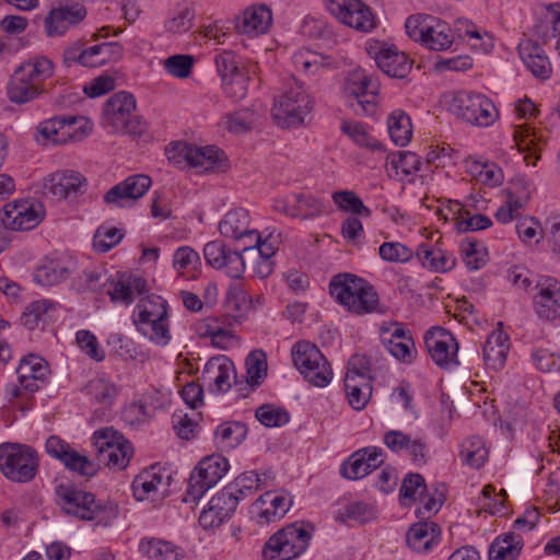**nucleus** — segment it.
I'll use <instances>...</instances> for the list:
<instances>
[{
  "label": "nucleus",
  "mask_w": 560,
  "mask_h": 560,
  "mask_svg": "<svg viewBox=\"0 0 560 560\" xmlns=\"http://www.w3.org/2000/svg\"><path fill=\"white\" fill-rule=\"evenodd\" d=\"M314 534L311 523L294 522L276 532L262 548L264 560H293L307 549Z\"/></svg>",
  "instance_id": "f257e3e1"
},
{
  "label": "nucleus",
  "mask_w": 560,
  "mask_h": 560,
  "mask_svg": "<svg viewBox=\"0 0 560 560\" xmlns=\"http://www.w3.org/2000/svg\"><path fill=\"white\" fill-rule=\"evenodd\" d=\"M313 108V102L303 84L295 79L275 98L271 115L282 128H296L304 124Z\"/></svg>",
  "instance_id": "f03ea898"
},
{
  "label": "nucleus",
  "mask_w": 560,
  "mask_h": 560,
  "mask_svg": "<svg viewBox=\"0 0 560 560\" xmlns=\"http://www.w3.org/2000/svg\"><path fill=\"white\" fill-rule=\"evenodd\" d=\"M448 109L457 118L478 127L491 126L499 117L495 105L488 96L469 91L456 92Z\"/></svg>",
  "instance_id": "7ed1b4c3"
},
{
  "label": "nucleus",
  "mask_w": 560,
  "mask_h": 560,
  "mask_svg": "<svg viewBox=\"0 0 560 560\" xmlns=\"http://www.w3.org/2000/svg\"><path fill=\"white\" fill-rule=\"evenodd\" d=\"M408 36L415 42L421 43L431 50H446L453 44V33L451 26L440 19L418 14L411 15L405 23Z\"/></svg>",
  "instance_id": "20e7f679"
},
{
  "label": "nucleus",
  "mask_w": 560,
  "mask_h": 560,
  "mask_svg": "<svg viewBox=\"0 0 560 560\" xmlns=\"http://www.w3.org/2000/svg\"><path fill=\"white\" fill-rule=\"evenodd\" d=\"M345 92L349 107L362 116H373L377 112L380 84L361 68L349 72Z\"/></svg>",
  "instance_id": "39448f33"
},
{
  "label": "nucleus",
  "mask_w": 560,
  "mask_h": 560,
  "mask_svg": "<svg viewBox=\"0 0 560 560\" xmlns=\"http://www.w3.org/2000/svg\"><path fill=\"white\" fill-rule=\"evenodd\" d=\"M38 469L36 452L31 446L19 443L0 445V470L10 480L27 482Z\"/></svg>",
  "instance_id": "423d86ee"
},
{
  "label": "nucleus",
  "mask_w": 560,
  "mask_h": 560,
  "mask_svg": "<svg viewBox=\"0 0 560 560\" xmlns=\"http://www.w3.org/2000/svg\"><path fill=\"white\" fill-rule=\"evenodd\" d=\"M229 467V460L221 455L214 454L201 459L190 474L183 501L197 504L203 494L223 478Z\"/></svg>",
  "instance_id": "0eeeda50"
},
{
  "label": "nucleus",
  "mask_w": 560,
  "mask_h": 560,
  "mask_svg": "<svg viewBox=\"0 0 560 560\" xmlns=\"http://www.w3.org/2000/svg\"><path fill=\"white\" fill-rule=\"evenodd\" d=\"M291 354L294 366L314 386L325 387L332 380L329 362L314 343L299 341L293 346Z\"/></svg>",
  "instance_id": "6e6552de"
},
{
  "label": "nucleus",
  "mask_w": 560,
  "mask_h": 560,
  "mask_svg": "<svg viewBox=\"0 0 560 560\" xmlns=\"http://www.w3.org/2000/svg\"><path fill=\"white\" fill-rule=\"evenodd\" d=\"M38 133L45 141L65 144L83 140L92 130V122L84 116H56L40 122Z\"/></svg>",
  "instance_id": "1a4fd4ad"
},
{
  "label": "nucleus",
  "mask_w": 560,
  "mask_h": 560,
  "mask_svg": "<svg viewBox=\"0 0 560 560\" xmlns=\"http://www.w3.org/2000/svg\"><path fill=\"white\" fill-rule=\"evenodd\" d=\"M136 109L133 95L120 91L107 98V132L137 135L142 132V125L138 119L131 118Z\"/></svg>",
  "instance_id": "9d476101"
},
{
  "label": "nucleus",
  "mask_w": 560,
  "mask_h": 560,
  "mask_svg": "<svg viewBox=\"0 0 560 560\" xmlns=\"http://www.w3.org/2000/svg\"><path fill=\"white\" fill-rule=\"evenodd\" d=\"M368 55L374 59L376 66L388 77L406 78L412 67L408 56L399 51L395 45L385 42L369 39L365 44Z\"/></svg>",
  "instance_id": "9b49d317"
},
{
  "label": "nucleus",
  "mask_w": 560,
  "mask_h": 560,
  "mask_svg": "<svg viewBox=\"0 0 560 560\" xmlns=\"http://www.w3.org/2000/svg\"><path fill=\"white\" fill-rule=\"evenodd\" d=\"M328 12L339 22L359 32H370L375 27V16L360 0H324Z\"/></svg>",
  "instance_id": "f8f14e48"
},
{
  "label": "nucleus",
  "mask_w": 560,
  "mask_h": 560,
  "mask_svg": "<svg viewBox=\"0 0 560 560\" xmlns=\"http://www.w3.org/2000/svg\"><path fill=\"white\" fill-rule=\"evenodd\" d=\"M44 207L39 202L15 200L7 203L0 211L1 224L12 231H28L44 219Z\"/></svg>",
  "instance_id": "ddd939ff"
},
{
  "label": "nucleus",
  "mask_w": 560,
  "mask_h": 560,
  "mask_svg": "<svg viewBox=\"0 0 560 560\" xmlns=\"http://www.w3.org/2000/svg\"><path fill=\"white\" fill-rule=\"evenodd\" d=\"M45 448L51 457L61 462L68 470L81 476L93 477L100 469L97 464L88 456L80 454L68 442L57 435L47 439Z\"/></svg>",
  "instance_id": "4468645a"
},
{
  "label": "nucleus",
  "mask_w": 560,
  "mask_h": 560,
  "mask_svg": "<svg viewBox=\"0 0 560 560\" xmlns=\"http://www.w3.org/2000/svg\"><path fill=\"white\" fill-rule=\"evenodd\" d=\"M172 476L168 469L155 464L143 469L132 482V491L137 500L155 501L164 498L171 486Z\"/></svg>",
  "instance_id": "2eb2a0df"
},
{
  "label": "nucleus",
  "mask_w": 560,
  "mask_h": 560,
  "mask_svg": "<svg viewBox=\"0 0 560 560\" xmlns=\"http://www.w3.org/2000/svg\"><path fill=\"white\" fill-rule=\"evenodd\" d=\"M272 208L285 217L300 220L313 219L325 212L324 201L319 197L304 192L277 198Z\"/></svg>",
  "instance_id": "dca6fc26"
},
{
  "label": "nucleus",
  "mask_w": 560,
  "mask_h": 560,
  "mask_svg": "<svg viewBox=\"0 0 560 560\" xmlns=\"http://www.w3.org/2000/svg\"><path fill=\"white\" fill-rule=\"evenodd\" d=\"M424 343L433 362L442 369L457 365L458 343L445 328L432 327L424 335Z\"/></svg>",
  "instance_id": "f3484780"
},
{
  "label": "nucleus",
  "mask_w": 560,
  "mask_h": 560,
  "mask_svg": "<svg viewBox=\"0 0 560 560\" xmlns=\"http://www.w3.org/2000/svg\"><path fill=\"white\" fill-rule=\"evenodd\" d=\"M206 262L222 270L233 279H240L245 271V261L238 250L230 249L222 241L208 242L203 247Z\"/></svg>",
  "instance_id": "a211bd4d"
},
{
  "label": "nucleus",
  "mask_w": 560,
  "mask_h": 560,
  "mask_svg": "<svg viewBox=\"0 0 560 560\" xmlns=\"http://www.w3.org/2000/svg\"><path fill=\"white\" fill-rule=\"evenodd\" d=\"M292 505V500L284 492L266 491L250 506L252 520L259 525L280 521Z\"/></svg>",
  "instance_id": "6ab92c4d"
},
{
  "label": "nucleus",
  "mask_w": 560,
  "mask_h": 560,
  "mask_svg": "<svg viewBox=\"0 0 560 560\" xmlns=\"http://www.w3.org/2000/svg\"><path fill=\"white\" fill-rule=\"evenodd\" d=\"M44 192L56 200L75 198L84 194L85 178L75 171H60L48 175L43 184Z\"/></svg>",
  "instance_id": "aec40b11"
},
{
  "label": "nucleus",
  "mask_w": 560,
  "mask_h": 560,
  "mask_svg": "<svg viewBox=\"0 0 560 560\" xmlns=\"http://www.w3.org/2000/svg\"><path fill=\"white\" fill-rule=\"evenodd\" d=\"M150 291L148 281L131 271L117 272L112 280V290L107 291L110 301L122 305H131L136 295L141 298Z\"/></svg>",
  "instance_id": "412c9836"
},
{
  "label": "nucleus",
  "mask_w": 560,
  "mask_h": 560,
  "mask_svg": "<svg viewBox=\"0 0 560 560\" xmlns=\"http://www.w3.org/2000/svg\"><path fill=\"white\" fill-rule=\"evenodd\" d=\"M385 460V454L382 448L376 446L363 447L354 452L340 468V474L350 480H357L365 477Z\"/></svg>",
  "instance_id": "4be33fe9"
},
{
  "label": "nucleus",
  "mask_w": 560,
  "mask_h": 560,
  "mask_svg": "<svg viewBox=\"0 0 560 560\" xmlns=\"http://www.w3.org/2000/svg\"><path fill=\"white\" fill-rule=\"evenodd\" d=\"M358 361H363V359H350L345 378V387L351 407L355 410H361L365 407L371 397L372 386L371 378L368 377V371L364 369L357 370Z\"/></svg>",
  "instance_id": "5701e85b"
},
{
  "label": "nucleus",
  "mask_w": 560,
  "mask_h": 560,
  "mask_svg": "<svg viewBox=\"0 0 560 560\" xmlns=\"http://www.w3.org/2000/svg\"><path fill=\"white\" fill-rule=\"evenodd\" d=\"M151 184L152 180L148 175H131L107 190V203L119 208L129 207L149 190Z\"/></svg>",
  "instance_id": "b1692460"
},
{
  "label": "nucleus",
  "mask_w": 560,
  "mask_h": 560,
  "mask_svg": "<svg viewBox=\"0 0 560 560\" xmlns=\"http://www.w3.org/2000/svg\"><path fill=\"white\" fill-rule=\"evenodd\" d=\"M16 374L19 385L12 389L13 397H19L21 389L28 393L38 390V382L45 381L48 374V365L43 358L30 354L21 360Z\"/></svg>",
  "instance_id": "393cba45"
},
{
  "label": "nucleus",
  "mask_w": 560,
  "mask_h": 560,
  "mask_svg": "<svg viewBox=\"0 0 560 560\" xmlns=\"http://www.w3.org/2000/svg\"><path fill=\"white\" fill-rule=\"evenodd\" d=\"M58 504L70 515L82 520H92L94 495L77 490L70 486L60 485L56 488Z\"/></svg>",
  "instance_id": "a878e982"
},
{
  "label": "nucleus",
  "mask_w": 560,
  "mask_h": 560,
  "mask_svg": "<svg viewBox=\"0 0 560 560\" xmlns=\"http://www.w3.org/2000/svg\"><path fill=\"white\" fill-rule=\"evenodd\" d=\"M535 24L533 35L546 44L560 35V2L538 3L535 9Z\"/></svg>",
  "instance_id": "bb28decb"
},
{
  "label": "nucleus",
  "mask_w": 560,
  "mask_h": 560,
  "mask_svg": "<svg viewBox=\"0 0 560 560\" xmlns=\"http://www.w3.org/2000/svg\"><path fill=\"white\" fill-rule=\"evenodd\" d=\"M255 230L250 226L249 213L244 208L230 210L219 223L222 236L242 242L243 245L255 237Z\"/></svg>",
  "instance_id": "cd10ccee"
},
{
  "label": "nucleus",
  "mask_w": 560,
  "mask_h": 560,
  "mask_svg": "<svg viewBox=\"0 0 560 560\" xmlns=\"http://www.w3.org/2000/svg\"><path fill=\"white\" fill-rule=\"evenodd\" d=\"M534 307L542 319L560 316V282L555 278H546L539 283V291L534 298Z\"/></svg>",
  "instance_id": "c85d7f7f"
},
{
  "label": "nucleus",
  "mask_w": 560,
  "mask_h": 560,
  "mask_svg": "<svg viewBox=\"0 0 560 560\" xmlns=\"http://www.w3.org/2000/svg\"><path fill=\"white\" fill-rule=\"evenodd\" d=\"M518 55L534 77L540 80L550 78L552 73L551 63L537 42L532 38L523 39L518 44Z\"/></svg>",
  "instance_id": "c756f323"
},
{
  "label": "nucleus",
  "mask_w": 560,
  "mask_h": 560,
  "mask_svg": "<svg viewBox=\"0 0 560 560\" xmlns=\"http://www.w3.org/2000/svg\"><path fill=\"white\" fill-rule=\"evenodd\" d=\"M77 270L73 259L66 261L45 258L34 270V281L43 287L57 285L69 278Z\"/></svg>",
  "instance_id": "7c9ffc66"
},
{
  "label": "nucleus",
  "mask_w": 560,
  "mask_h": 560,
  "mask_svg": "<svg viewBox=\"0 0 560 560\" xmlns=\"http://www.w3.org/2000/svg\"><path fill=\"white\" fill-rule=\"evenodd\" d=\"M272 23L271 10L266 5H257L246 9L237 18L235 28L237 33L256 37L265 34Z\"/></svg>",
  "instance_id": "2f4dec72"
},
{
  "label": "nucleus",
  "mask_w": 560,
  "mask_h": 560,
  "mask_svg": "<svg viewBox=\"0 0 560 560\" xmlns=\"http://www.w3.org/2000/svg\"><path fill=\"white\" fill-rule=\"evenodd\" d=\"M202 378L213 384L217 392L226 393L236 378L235 366L226 357L211 358L203 368Z\"/></svg>",
  "instance_id": "473e14b6"
},
{
  "label": "nucleus",
  "mask_w": 560,
  "mask_h": 560,
  "mask_svg": "<svg viewBox=\"0 0 560 560\" xmlns=\"http://www.w3.org/2000/svg\"><path fill=\"white\" fill-rule=\"evenodd\" d=\"M416 256L423 268L434 272H447L456 265L455 256L438 245L422 243L418 246Z\"/></svg>",
  "instance_id": "72a5a7b5"
},
{
  "label": "nucleus",
  "mask_w": 560,
  "mask_h": 560,
  "mask_svg": "<svg viewBox=\"0 0 560 560\" xmlns=\"http://www.w3.org/2000/svg\"><path fill=\"white\" fill-rule=\"evenodd\" d=\"M104 44H96L90 47H84L82 42H75L63 51V65L67 68L73 65H80L82 67L94 68L102 66L105 62L103 56Z\"/></svg>",
  "instance_id": "f704fd0d"
},
{
  "label": "nucleus",
  "mask_w": 560,
  "mask_h": 560,
  "mask_svg": "<svg viewBox=\"0 0 560 560\" xmlns=\"http://www.w3.org/2000/svg\"><path fill=\"white\" fill-rule=\"evenodd\" d=\"M441 529L433 522H420L413 524L406 534V541L416 552L431 550L440 542Z\"/></svg>",
  "instance_id": "c9c22d12"
},
{
  "label": "nucleus",
  "mask_w": 560,
  "mask_h": 560,
  "mask_svg": "<svg viewBox=\"0 0 560 560\" xmlns=\"http://www.w3.org/2000/svg\"><path fill=\"white\" fill-rule=\"evenodd\" d=\"M132 455L131 443L117 430L107 428V467L122 470L128 466Z\"/></svg>",
  "instance_id": "e433bc0d"
},
{
  "label": "nucleus",
  "mask_w": 560,
  "mask_h": 560,
  "mask_svg": "<svg viewBox=\"0 0 560 560\" xmlns=\"http://www.w3.org/2000/svg\"><path fill=\"white\" fill-rule=\"evenodd\" d=\"M86 15L83 7H63L52 9L45 19V30L48 36L62 35L70 25L82 21Z\"/></svg>",
  "instance_id": "4c0bfd02"
},
{
  "label": "nucleus",
  "mask_w": 560,
  "mask_h": 560,
  "mask_svg": "<svg viewBox=\"0 0 560 560\" xmlns=\"http://www.w3.org/2000/svg\"><path fill=\"white\" fill-rule=\"evenodd\" d=\"M86 15L83 7H63L52 9L45 19V30L48 36L62 35L70 25L82 21Z\"/></svg>",
  "instance_id": "58836bf2"
},
{
  "label": "nucleus",
  "mask_w": 560,
  "mask_h": 560,
  "mask_svg": "<svg viewBox=\"0 0 560 560\" xmlns=\"http://www.w3.org/2000/svg\"><path fill=\"white\" fill-rule=\"evenodd\" d=\"M86 15L83 7H63L52 9L45 19V30L48 36L62 35L70 25L82 21Z\"/></svg>",
  "instance_id": "ea45409f"
},
{
  "label": "nucleus",
  "mask_w": 560,
  "mask_h": 560,
  "mask_svg": "<svg viewBox=\"0 0 560 560\" xmlns=\"http://www.w3.org/2000/svg\"><path fill=\"white\" fill-rule=\"evenodd\" d=\"M510 343L509 336L501 329L492 330L483 346V360L492 370H501L506 361Z\"/></svg>",
  "instance_id": "a19ab883"
},
{
  "label": "nucleus",
  "mask_w": 560,
  "mask_h": 560,
  "mask_svg": "<svg viewBox=\"0 0 560 560\" xmlns=\"http://www.w3.org/2000/svg\"><path fill=\"white\" fill-rule=\"evenodd\" d=\"M358 289L361 290L355 292L347 311L357 315L385 313V306L381 304L377 292L366 280L362 279Z\"/></svg>",
  "instance_id": "79ce46f5"
},
{
  "label": "nucleus",
  "mask_w": 560,
  "mask_h": 560,
  "mask_svg": "<svg viewBox=\"0 0 560 560\" xmlns=\"http://www.w3.org/2000/svg\"><path fill=\"white\" fill-rule=\"evenodd\" d=\"M14 71L37 88H44V82L54 75V63L45 56H35L22 62Z\"/></svg>",
  "instance_id": "37998d69"
},
{
  "label": "nucleus",
  "mask_w": 560,
  "mask_h": 560,
  "mask_svg": "<svg viewBox=\"0 0 560 560\" xmlns=\"http://www.w3.org/2000/svg\"><path fill=\"white\" fill-rule=\"evenodd\" d=\"M139 551L149 560H180L185 556L178 546L158 538L141 539Z\"/></svg>",
  "instance_id": "c03bdc74"
},
{
  "label": "nucleus",
  "mask_w": 560,
  "mask_h": 560,
  "mask_svg": "<svg viewBox=\"0 0 560 560\" xmlns=\"http://www.w3.org/2000/svg\"><path fill=\"white\" fill-rule=\"evenodd\" d=\"M361 281L362 278H359L354 275L339 273L330 280V295L336 300L337 303L348 310L349 303H351L355 292H358V288Z\"/></svg>",
  "instance_id": "a18cd8bd"
},
{
  "label": "nucleus",
  "mask_w": 560,
  "mask_h": 560,
  "mask_svg": "<svg viewBox=\"0 0 560 560\" xmlns=\"http://www.w3.org/2000/svg\"><path fill=\"white\" fill-rule=\"evenodd\" d=\"M162 317H168L167 302L161 295L149 292L140 298L132 313V322Z\"/></svg>",
  "instance_id": "49530a36"
},
{
  "label": "nucleus",
  "mask_w": 560,
  "mask_h": 560,
  "mask_svg": "<svg viewBox=\"0 0 560 560\" xmlns=\"http://www.w3.org/2000/svg\"><path fill=\"white\" fill-rule=\"evenodd\" d=\"M172 265L178 276L196 279L201 271V258L190 246H180L173 254Z\"/></svg>",
  "instance_id": "de8ad7c7"
},
{
  "label": "nucleus",
  "mask_w": 560,
  "mask_h": 560,
  "mask_svg": "<svg viewBox=\"0 0 560 560\" xmlns=\"http://www.w3.org/2000/svg\"><path fill=\"white\" fill-rule=\"evenodd\" d=\"M44 92V88H37L15 71L11 75L7 89L9 100L15 104L32 102Z\"/></svg>",
  "instance_id": "09e8293b"
},
{
  "label": "nucleus",
  "mask_w": 560,
  "mask_h": 560,
  "mask_svg": "<svg viewBox=\"0 0 560 560\" xmlns=\"http://www.w3.org/2000/svg\"><path fill=\"white\" fill-rule=\"evenodd\" d=\"M523 548V539L514 533L499 536L489 548V560H515Z\"/></svg>",
  "instance_id": "8fccbe9b"
},
{
  "label": "nucleus",
  "mask_w": 560,
  "mask_h": 560,
  "mask_svg": "<svg viewBox=\"0 0 560 560\" xmlns=\"http://www.w3.org/2000/svg\"><path fill=\"white\" fill-rule=\"evenodd\" d=\"M267 474H257L256 471H246L237 476L228 485L230 491L234 492V497L244 500L253 495L257 490L267 486Z\"/></svg>",
  "instance_id": "3c124183"
},
{
  "label": "nucleus",
  "mask_w": 560,
  "mask_h": 560,
  "mask_svg": "<svg viewBox=\"0 0 560 560\" xmlns=\"http://www.w3.org/2000/svg\"><path fill=\"white\" fill-rule=\"evenodd\" d=\"M132 323L141 335L159 346H166L171 340L168 317L147 318Z\"/></svg>",
  "instance_id": "603ef678"
},
{
  "label": "nucleus",
  "mask_w": 560,
  "mask_h": 560,
  "mask_svg": "<svg viewBox=\"0 0 560 560\" xmlns=\"http://www.w3.org/2000/svg\"><path fill=\"white\" fill-rule=\"evenodd\" d=\"M387 128L392 141L399 147L407 145L412 137L410 117L400 109L394 110L387 118Z\"/></svg>",
  "instance_id": "864d4df0"
},
{
  "label": "nucleus",
  "mask_w": 560,
  "mask_h": 560,
  "mask_svg": "<svg viewBox=\"0 0 560 560\" xmlns=\"http://www.w3.org/2000/svg\"><path fill=\"white\" fill-rule=\"evenodd\" d=\"M514 141L520 152H528L524 156L526 164L535 165L540 159L538 154L540 138L537 137L536 131L527 125L518 126L514 132Z\"/></svg>",
  "instance_id": "5fc2aeb1"
},
{
  "label": "nucleus",
  "mask_w": 560,
  "mask_h": 560,
  "mask_svg": "<svg viewBox=\"0 0 560 560\" xmlns=\"http://www.w3.org/2000/svg\"><path fill=\"white\" fill-rule=\"evenodd\" d=\"M489 456L488 447L485 441L479 436H472L465 440L460 445L462 462L471 468H480L487 462Z\"/></svg>",
  "instance_id": "6e6d98bb"
},
{
  "label": "nucleus",
  "mask_w": 560,
  "mask_h": 560,
  "mask_svg": "<svg viewBox=\"0 0 560 560\" xmlns=\"http://www.w3.org/2000/svg\"><path fill=\"white\" fill-rule=\"evenodd\" d=\"M188 152H190L188 165L203 171H212L218 167L221 161L220 155L223 154V152L211 145L201 148L191 144V149Z\"/></svg>",
  "instance_id": "4d7b16f0"
},
{
  "label": "nucleus",
  "mask_w": 560,
  "mask_h": 560,
  "mask_svg": "<svg viewBox=\"0 0 560 560\" xmlns=\"http://www.w3.org/2000/svg\"><path fill=\"white\" fill-rule=\"evenodd\" d=\"M331 198L341 211L364 218H369L371 215V210L364 206L361 198L352 190L335 191L332 192Z\"/></svg>",
  "instance_id": "13d9d810"
},
{
  "label": "nucleus",
  "mask_w": 560,
  "mask_h": 560,
  "mask_svg": "<svg viewBox=\"0 0 560 560\" xmlns=\"http://www.w3.org/2000/svg\"><path fill=\"white\" fill-rule=\"evenodd\" d=\"M56 303L50 300H38L32 302L23 312L20 320L27 329L33 330L38 327L40 322L45 320V316L56 307Z\"/></svg>",
  "instance_id": "bf43d9fd"
},
{
  "label": "nucleus",
  "mask_w": 560,
  "mask_h": 560,
  "mask_svg": "<svg viewBox=\"0 0 560 560\" xmlns=\"http://www.w3.org/2000/svg\"><path fill=\"white\" fill-rule=\"evenodd\" d=\"M245 436V425L236 421L222 423L215 431V438L222 448H234Z\"/></svg>",
  "instance_id": "052dcab7"
},
{
  "label": "nucleus",
  "mask_w": 560,
  "mask_h": 560,
  "mask_svg": "<svg viewBox=\"0 0 560 560\" xmlns=\"http://www.w3.org/2000/svg\"><path fill=\"white\" fill-rule=\"evenodd\" d=\"M256 419L267 428H277L287 424L290 421V413L279 406L265 404L255 411Z\"/></svg>",
  "instance_id": "680f3d73"
},
{
  "label": "nucleus",
  "mask_w": 560,
  "mask_h": 560,
  "mask_svg": "<svg viewBox=\"0 0 560 560\" xmlns=\"http://www.w3.org/2000/svg\"><path fill=\"white\" fill-rule=\"evenodd\" d=\"M460 250L466 267L471 270H479L486 265V253L481 243L472 238H465L460 243Z\"/></svg>",
  "instance_id": "e2e57ef3"
},
{
  "label": "nucleus",
  "mask_w": 560,
  "mask_h": 560,
  "mask_svg": "<svg viewBox=\"0 0 560 560\" xmlns=\"http://www.w3.org/2000/svg\"><path fill=\"white\" fill-rule=\"evenodd\" d=\"M279 235L270 233L265 238L255 230V237L249 238L247 243L243 245V250L257 249L258 256L262 258L271 259L279 247Z\"/></svg>",
  "instance_id": "0e129e2a"
},
{
  "label": "nucleus",
  "mask_w": 560,
  "mask_h": 560,
  "mask_svg": "<svg viewBox=\"0 0 560 560\" xmlns=\"http://www.w3.org/2000/svg\"><path fill=\"white\" fill-rule=\"evenodd\" d=\"M427 486L424 478L420 474L407 475L399 489L400 500L402 504H411L416 501L417 494L421 497L425 492Z\"/></svg>",
  "instance_id": "69168bd1"
},
{
  "label": "nucleus",
  "mask_w": 560,
  "mask_h": 560,
  "mask_svg": "<svg viewBox=\"0 0 560 560\" xmlns=\"http://www.w3.org/2000/svg\"><path fill=\"white\" fill-rule=\"evenodd\" d=\"M380 257L388 262H408L413 257V250L399 242H385L378 248Z\"/></svg>",
  "instance_id": "338daca9"
},
{
  "label": "nucleus",
  "mask_w": 560,
  "mask_h": 560,
  "mask_svg": "<svg viewBox=\"0 0 560 560\" xmlns=\"http://www.w3.org/2000/svg\"><path fill=\"white\" fill-rule=\"evenodd\" d=\"M503 192L514 203L525 208L532 196V183L525 177H514Z\"/></svg>",
  "instance_id": "774afa93"
}]
</instances>
